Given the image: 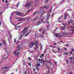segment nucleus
I'll return each mask as SVG.
<instances>
[{"label": "nucleus", "instance_id": "72a5a7b5", "mask_svg": "<svg viewBox=\"0 0 74 74\" xmlns=\"http://www.w3.org/2000/svg\"><path fill=\"white\" fill-rule=\"evenodd\" d=\"M20 50H19V49H17L16 51H17V52H18V51H19Z\"/></svg>", "mask_w": 74, "mask_h": 74}, {"label": "nucleus", "instance_id": "49530a36", "mask_svg": "<svg viewBox=\"0 0 74 74\" xmlns=\"http://www.w3.org/2000/svg\"><path fill=\"white\" fill-rule=\"evenodd\" d=\"M73 74V72H71L69 73V74Z\"/></svg>", "mask_w": 74, "mask_h": 74}, {"label": "nucleus", "instance_id": "bb28decb", "mask_svg": "<svg viewBox=\"0 0 74 74\" xmlns=\"http://www.w3.org/2000/svg\"><path fill=\"white\" fill-rule=\"evenodd\" d=\"M45 23H47V24H49V22L47 21L46 22V21L45 22Z\"/></svg>", "mask_w": 74, "mask_h": 74}, {"label": "nucleus", "instance_id": "a878e982", "mask_svg": "<svg viewBox=\"0 0 74 74\" xmlns=\"http://www.w3.org/2000/svg\"><path fill=\"white\" fill-rule=\"evenodd\" d=\"M22 35H21L20 36V38H19L18 40H20L21 39V38H22Z\"/></svg>", "mask_w": 74, "mask_h": 74}, {"label": "nucleus", "instance_id": "de8ad7c7", "mask_svg": "<svg viewBox=\"0 0 74 74\" xmlns=\"http://www.w3.org/2000/svg\"><path fill=\"white\" fill-rule=\"evenodd\" d=\"M66 62H67V63L68 64H69V61H66Z\"/></svg>", "mask_w": 74, "mask_h": 74}, {"label": "nucleus", "instance_id": "412c9836", "mask_svg": "<svg viewBox=\"0 0 74 74\" xmlns=\"http://www.w3.org/2000/svg\"><path fill=\"white\" fill-rule=\"evenodd\" d=\"M3 43H4V44H5V45H7V44L6 43V42H5L4 41V40H3Z\"/></svg>", "mask_w": 74, "mask_h": 74}, {"label": "nucleus", "instance_id": "4be33fe9", "mask_svg": "<svg viewBox=\"0 0 74 74\" xmlns=\"http://www.w3.org/2000/svg\"><path fill=\"white\" fill-rule=\"evenodd\" d=\"M44 8H45L46 10L47 9V8H48V7L47 6H45L44 7Z\"/></svg>", "mask_w": 74, "mask_h": 74}, {"label": "nucleus", "instance_id": "c85d7f7f", "mask_svg": "<svg viewBox=\"0 0 74 74\" xmlns=\"http://www.w3.org/2000/svg\"><path fill=\"white\" fill-rule=\"evenodd\" d=\"M61 29H62V30H65V27H61Z\"/></svg>", "mask_w": 74, "mask_h": 74}, {"label": "nucleus", "instance_id": "69168bd1", "mask_svg": "<svg viewBox=\"0 0 74 74\" xmlns=\"http://www.w3.org/2000/svg\"><path fill=\"white\" fill-rule=\"evenodd\" d=\"M19 42H17V43H16V44H18Z\"/></svg>", "mask_w": 74, "mask_h": 74}, {"label": "nucleus", "instance_id": "b1692460", "mask_svg": "<svg viewBox=\"0 0 74 74\" xmlns=\"http://www.w3.org/2000/svg\"><path fill=\"white\" fill-rule=\"evenodd\" d=\"M51 60H50L49 62L48 61V60H47L46 61V63H48H48H51Z\"/></svg>", "mask_w": 74, "mask_h": 74}, {"label": "nucleus", "instance_id": "f704fd0d", "mask_svg": "<svg viewBox=\"0 0 74 74\" xmlns=\"http://www.w3.org/2000/svg\"><path fill=\"white\" fill-rule=\"evenodd\" d=\"M62 34H63V35H65V34H65V33L64 32L62 33Z\"/></svg>", "mask_w": 74, "mask_h": 74}, {"label": "nucleus", "instance_id": "4468645a", "mask_svg": "<svg viewBox=\"0 0 74 74\" xmlns=\"http://www.w3.org/2000/svg\"><path fill=\"white\" fill-rule=\"evenodd\" d=\"M45 17H43L42 18L41 20V22H42L43 21H44V19H45Z\"/></svg>", "mask_w": 74, "mask_h": 74}, {"label": "nucleus", "instance_id": "f3484780", "mask_svg": "<svg viewBox=\"0 0 74 74\" xmlns=\"http://www.w3.org/2000/svg\"><path fill=\"white\" fill-rule=\"evenodd\" d=\"M37 67H39V66L41 65V64H40V63H39V64H38V62H37Z\"/></svg>", "mask_w": 74, "mask_h": 74}, {"label": "nucleus", "instance_id": "6e6d98bb", "mask_svg": "<svg viewBox=\"0 0 74 74\" xmlns=\"http://www.w3.org/2000/svg\"><path fill=\"white\" fill-rule=\"evenodd\" d=\"M36 36H37V34H35V37H36Z\"/></svg>", "mask_w": 74, "mask_h": 74}, {"label": "nucleus", "instance_id": "2eb2a0df", "mask_svg": "<svg viewBox=\"0 0 74 74\" xmlns=\"http://www.w3.org/2000/svg\"><path fill=\"white\" fill-rule=\"evenodd\" d=\"M46 12L45 10H44L42 12V13H41V14H45Z\"/></svg>", "mask_w": 74, "mask_h": 74}, {"label": "nucleus", "instance_id": "4d7b16f0", "mask_svg": "<svg viewBox=\"0 0 74 74\" xmlns=\"http://www.w3.org/2000/svg\"><path fill=\"white\" fill-rule=\"evenodd\" d=\"M42 61H42V62H45V60H43Z\"/></svg>", "mask_w": 74, "mask_h": 74}, {"label": "nucleus", "instance_id": "e2e57ef3", "mask_svg": "<svg viewBox=\"0 0 74 74\" xmlns=\"http://www.w3.org/2000/svg\"><path fill=\"white\" fill-rule=\"evenodd\" d=\"M33 70L35 71V70H36V69H33Z\"/></svg>", "mask_w": 74, "mask_h": 74}, {"label": "nucleus", "instance_id": "a18cd8bd", "mask_svg": "<svg viewBox=\"0 0 74 74\" xmlns=\"http://www.w3.org/2000/svg\"><path fill=\"white\" fill-rule=\"evenodd\" d=\"M72 53H73V52L72 51H71L70 53V54L71 55V54H72Z\"/></svg>", "mask_w": 74, "mask_h": 74}, {"label": "nucleus", "instance_id": "3c124183", "mask_svg": "<svg viewBox=\"0 0 74 74\" xmlns=\"http://www.w3.org/2000/svg\"><path fill=\"white\" fill-rule=\"evenodd\" d=\"M21 27V25L17 27Z\"/></svg>", "mask_w": 74, "mask_h": 74}, {"label": "nucleus", "instance_id": "5701e85b", "mask_svg": "<svg viewBox=\"0 0 74 74\" xmlns=\"http://www.w3.org/2000/svg\"><path fill=\"white\" fill-rule=\"evenodd\" d=\"M44 54H43V53L41 55L40 57V58H42V57H43V56H44Z\"/></svg>", "mask_w": 74, "mask_h": 74}, {"label": "nucleus", "instance_id": "473e14b6", "mask_svg": "<svg viewBox=\"0 0 74 74\" xmlns=\"http://www.w3.org/2000/svg\"><path fill=\"white\" fill-rule=\"evenodd\" d=\"M45 3H47V2H48V1H49V0H46L45 1Z\"/></svg>", "mask_w": 74, "mask_h": 74}, {"label": "nucleus", "instance_id": "58836bf2", "mask_svg": "<svg viewBox=\"0 0 74 74\" xmlns=\"http://www.w3.org/2000/svg\"><path fill=\"white\" fill-rule=\"evenodd\" d=\"M14 12H13V13H12V15H13L14 14Z\"/></svg>", "mask_w": 74, "mask_h": 74}, {"label": "nucleus", "instance_id": "aec40b11", "mask_svg": "<svg viewBox=\"0 0 74 74\" xmlns=\"http://www.w3.org/2000/svg\"><path fill=\"white\" fill-rule=\"evenodd\" d=\"M8 67H3L2 68V70H3V69H8Z\"/></svg>", "mask_w": 74, "mask_h": 74}, {"label": "nucleus", "instance_id": "f03ea898", "mask_svg": "<svg viewBox=\"0 0 74 74\" xmlns=\"http://www.w3.org/2000/svg\"><path fill=\"white\" fill-rule=\"evenodd\" d=\"M55 34L56 35V37H60V38H61V37H63V36L57 33Z\"/></svg>", "mask_w": 74, "mask_h": 74}, {"label": "nucleus", "instance_id": "39448f33", "mask_svg": "<svg viewBox=\"0 0 74 74\" xmlns=\"http://www.w3.org/2000/svg\"><path fill=\"white\" fill-rule=\"evenodd\" d=\"M14 55H17L18 56L19 55V52H18L17 51H15L14 52Z\"/></svg>", "mask_w": 74, "mask_h": 74}, {"label": "nucleus", "instance_id": "f257e3e1", "mask_svg": "<svg viewBox=\"0 0 74 74\" xmlns=\"http://www.w3.org/2000/svg\"><path fill=\"white\" fill-rule=\"evenodd\" d=\"M30 6H31V4L30 3H26V5L25 6V8H27V7L29 8Z\"/></svg>", "mask_w": 74, "mask_h": 74}, {"label": "nucleus", "instance_id": "c756f323", "mask_svg": "<svg viewBox=\"0 0 74 74\" xmlns=\"http://www.w3.org/2000/svg\"><path fill=\"white\" fill-rule=\"evenodd\" d=\"M2 46H3V44L2 43H0V47H2Z\"/></svg>", "mask_w": 74, "mask_h": 74}, {"label": "nucleus", "instance_id": "cd10ccee", "mask_svg": "<svg viewBox=\"0 0 74 74\" xmlns=\"http://www.w3.org/2000/svg\"><path fill=\"white\" fill-rule=\"evenodd\" d=\"M13 25H14V26H15V27L16 28V30H17V28H16V26H15V24H13Z\"/></svg>", "mask_w": 74, "mask_h": 74}, {"label": "nucleus", "instance_id": "c9c22d12", "mask_svg": "<svg viewBox=\"0 0 74 74\" xmlns=\"http://www.w3.org/2000/svg\"><path fill=\"white\" fill-rule=\"evenodd\" d=\"M63 17V16H61L59 18V19H60L62 18Z\"/></svg>", "mask_w": 74, "mask_h": 74}, {"label": "nucleus", "instance_id": "20e7f679", "mask_svg": "<svg viewBox=\"0 0 74 74\" xmlns=\"http://www.w3.org/2000/svg\"><path fill=\"white\" fill-rule=\"evenodd\" d=\"M34 43L33 42H32L30 44V45H29V47L30 48H32L33 47H34Z\"/></svg>", "mask_w": 74, "mask_h": 74}, {"label": "nucleus", "instance_id": "603ef678", "mask_svg": "<svg viewBox=\"0 0 74 74\" xmlns=\"http://www.w3.org/2000/svg\"><path fill=\"white\" fill-rule=\"evenodd\" d=\"M21 46V45H19V46L18 47V48H19Z\"/></svg>", "mask_w": 74, "mask_h": 74}, {"label": "nucleus", "instance_id": "ddd939ff", "mask_svg": "<svg viewBox=\"0 0 74 74\" xmlns=\"http://www.w3.org/2000/svg\"><path fill=\"white\" fill-rule=\"evenodd\" d=\"M74 30V29H73L71 30H70V33H73Z\"/></svg>", "mask_w": 74, "mask_h": 74}, {"label": "nucleus", "instance_id": "8fccbe9b", "mask_svg": "<svg viewBox=\"0 0 74 74\" xmlns=\"http://www.w3.org/2000/svg\"><path fill=\"white\" fill-rule=\"evenodd\" d=\"M70 59H73V58L72 57H71Z\"/></svg>", "mask_w": 74, "mask_h": 74}, {"label": "nucleus", "instance_id": "2f4dec72", "mask_svg": "<svg viewBox=\"0 0 74 74\" xmlns=\"http://www.w3.org/2000/svg\"><path fill=\"white\" fill-rule=\"evenodd\" d=\"M18 5H19V3H18L17 4V5H16L17 7H19L18 6Z\"/></svg>", "mask_w": 74, "mask_h": 74}, {"label": "nucleus", "instance_id": "13d9d810", "mask_svg": "<svg viewBox=\"0 0 74 74\" xmlns=\"http://www.w3.org/2000/svg\"><path fill=\"white\" fill-rule=\"evenodd\" d=\"M74 51V49H72V51Z\"/></svg>", "mask_w": 74, "mask_h": 74}, {"label": "nucleus", "instance_id": "6e6552de", "mask_svg": "<svg viewBox=\"0 0 74 74\" xmlns=\"http://www.w3.org/2000/svg\"><path fill=\"white\" fill-rule=\"evenodd\" d=\"M23 20V18H18V21H22Z\"/></svg>", "mask_w": 74, "mask_h": 74}, {"label": "nucleus", "instance_id": "c03bdc74", "mask_svg": "<svg viewBox=\"0 0 74 74\" xmlns=\"http://www.w3.org/2000/svg\"><path fill=\"white\" fill-rule=\"evenodd\" d=\"M50 47H53V48L54 47L53 46L51 45H50Z\"/></svg>", "mask_w": 74, "mask_h": 74}, {"label": "nucleus", "instance_id": "79ce46f5", "mask_svg": "<svg viewBox=\"0 0 74 74\" xmlns=\"http://www.w3.org/2000/svg\"><path fill=\"white\" fill-rule=\"evenodd\" d=\"M5 3H7V0H6L5 1Z\"/></svg>", "mask_w": 74, "mask_h": 74}, {"label": "nucleus", "instance_id": "bf43d9fd", "mask_svg": "<svg viewBox=\"0 0 74 74\" xmlns=\"http://www.w3.org/2000/svg\"><path fill=\"white\" fill-rule=\"evenodd\" d=\"M2 2H4V0H2Z\"/></svg>", "mask_w": 74, "mask_h": 74}, {"label": "nucleus", "instance_id": "ea45409f", "mask_svg": "<svg viewBox=\"0 0 74 74\" xmlns=\"http://www.w3.org/2000/svg\"><path fill=\"white\" fill-rule=\"evenodd\" d=\"M58 51H59V50H61V49H60V48H59V47H58Z\"/></svg>", "mask_w": 74, "mask_h": 74}, {"label": "nucleus", "instance_id": "393cba45", "mask_svg": "<svg viewBox=\"0 0 74 74\" xmlns=\"http://www.w3.org/2000/svg\"><path fill=\"white\" fill-rule=\"evenodd\" d=\"M45 32H46V30L44 29L43 30V32H42V34H44V33H45Z\"/></svg>", "mask_w": 74, "mask_h": 74}, {"label": "nucleus", "instance_id": "052dcab7", "mask_svg": "<svg viewBox=\"0 0 74 74\" xmlns=\"http://www.w3.org/2000/svg\"><path fill=\"white\" fill-rule=\"evenodd\" d=\"M5 50L6 51V52H7V49H5Z\"/></svg>", "mask_w": 74, "mask_h": 74}, {"label": "nucleus", "instance_id": "680f3d73", "mask_svg": "<svg viewBox=\"0 0 74 74\" xmlns=\"http://www.w3.org/2000/svg\"><path fill=\"white\" fill-rule=\"evenodd\" d=\"M0 25H1V22H0Z\"/></svg>", "mask_w": 74, "mask_h": 74}, {"label": "nucleus", "instance_id": "37998d69", "mask_svg": "<svg viewBox=\"0 0 74 74\" xmlns=\"http://www.w3.org/2000/svg\"><path fill=\"white\" fill-rule=\"evenodd\" d=\"M41 30H42V29H40L39 30V32H41Z\"/></svg>", "mask_w": 74, "mask_h": 74}, {"label": "nucleus", "instance_id": "7c9ffc66", "mask_svg": "<svg viewBox=\"0 0 74 74\" xmlns=\"http://www.w3.org/2000/svg\"><path fill=\"white\" fill-rule=\"evenodd\" d=\"M31 10H28L27 12V13H26V14H27V13H28V12H29L30 11H31Z\"/></svg>", "mask_w": 74, "mask_h": 74}, {"label": "nucleus", "instance_id": "7ed1b4c3", "mask_svg": "<svg viewBox=\"0 0 74 74\" xmlns=\"http://www.w3.org/2000/svg\"><path fill=\"white\" fill-rule=\"evenodd\" d=\"M50 16L51 15H50V14H48L47 16L45 19V21H48V20L49 19V18L50 17Z\"/></svg>", "mask_w": 74, "mask_h": 74}, {"label": "nucleus", "instance_id": "e433bc0d", "mask_svg": "<svg viewBox=\"0 0 74 74\" xmlns=\"http://www.w3.org/2000/svg\"><path fill=\"white\" fill-rule=\"evenodd\" d=\"M28 59L29 60H31V58L28 57Z\"/></svg>", "mask_w": 74, "mask_h": 74}, {"label": "nucleus", "instance_id": "423d86ee", "mask_svg": "<svg viewBox=\"0 0 74 74\" xmlns=\"http://www.w3.org/2000/svg\"><path fill=\"white\" fill-rule=\"evenodd\" d=\"M16 14L17 15H23L24 14H22L21 13V12H17V13H16Z\"/></svg>", "mask_w": 74, "mask_h": 74}, {"label": "nucleus", "instance_id": "9b49d317", "mask_svg": "<svg viewBox=\"0 0 74 74\" xmlns=\"http://www.w3.org/2000/svg\"><path fill=\"white\" fill-rule=\"evenodd\" d=\"M40 13V12H36L33 13V15H35L36 14H37V15H38V14Z\"/></svg>", "mask_w": 74, "mask_h": 74}, {"label": "nucleus", "instance_id": "338daca9", "mask_svg": "<svg viewBox=\"0 0 74 74\" xmlns=\"http://www.w3.org/2000/svg\"><path fill=\"white\" fill-rule=\"evenodd\" d=\"M66 46L67 47H68V45H66Z\"/></svg>", "mask_w": 74, "mask_h": 74}, {"label": "nucleus", "instance_id": "0e129e2a", "mask_svg": "<svg viewBox=\"0 0 74 74\" xmlns=\"http://www.w3.org/2000/svg\"><path fill=\"white\" fill-rule=\"evenodd\" d=\"M70 21H71V22H73V20H71Z\"/></svg>", "mask_w": 74, "mask_h": 74}, {"label": "nucleus", "instance_id": "5fc2aeb1", "mask_svg": "<svg viewBox=\"0 0 74 74\" xmlns=\"http://www.w3.org/2000/svg\"><path fill=\"white\" fill-rule=\"evenodd\" d=\"M47 51V50H45L44 51V53H45V52H46V51Z\"/></svg>", "mask_w": 74, "mask_h": 74}, {"label": "nucleus", "instance_id": "0eeeda50", "mask_svg": "<svg viewBox=\"0 0 74 74\" xmlns=\"http://www.w3.org/2000/svg\"><path fill=\"white\" fill-rule=\"evenodd\" d=\"M26 33V32L23 31H22L21 33V35L22 36H23L24 35H25V34Z\"/></svg>", "mask_w": 74, "mask_h": 74}, {"label": "nucleus", "instance_id": "774afa93", "mask_svg": "<svg viewBox=\"0 0 74 74\" xmlns=\"http://www.w3.org/2000/svg\"><path fill=\"white\" fill-rule=\"evenodd\" d=\"M38 67L36 68L37 70H38Z\"/></svg>", "mask_w": 74, "mask_h": 74}, {"label": "nucleus", "instance_id": "09e8293b", "mask_svg": "<svg viewBox=\"0 0 74 74\" xmlns=\"http://www.w3.org/2000/svg\"><path fill=\"white\" fill-rule=\"evenodd\" d=\"M28 65H30V66H31V64H30V63H29Z\"/></svg>", "mask_w": 74, "mask_h": 74}, {"label": "nucleus", "instance_id": "f8f14e48", "mask_svg": "<svg viewBox=\"0 0 74 74\" xmlns=\"http://www.w3.org/2000/svg\"><path fill=\"white\" fill-rule=\"evenodd\" d=\"M52 51L53 53H56V52H57V51L55 50H52Z\"/></svg>", "mask_w": 74, "mask_h": 74}, {"label": "nucleus", "instance_id": "dca6fc26", "mask_svg": "<svg viewBox=\"0 0 74 74\" xmlns=\"http://www.w3.org/2000/svg\"><path fill=\"white\" fill-rule=\"evenodd\" d=\"M27 30V28H25L23 31L24 32L26 33V31Z\"/></svg>", "mask_w": 74, "mask_h": 74}, {"label": "nucleus", "instance_id": "9d476101", "mask_svg": "<svg viewBox=\"0 0 74 74\" xmlns=\"http://www.w3.org/2000/svg\"><path fill=\"white\" fill-rule=\"evenodd\" d=\"M66 16H68V14H66V13H65L64 19H66Z\"/></svg>", "mask_w": 74, "mask_h": 74}, {"label": "nucleus", "instance_id": "864d4df0", "mask_svg": "<svg viewBox=\"0 0 74 74\" xmlns=\"http://www.w3.org/2000/svg\"><path fill=\"white\" fill-rule=\"evenodd\" d=\"M64 50H65V51H67V49H66V48H64Z\"/></svg>", "mask_w": 74, "mask_h": 74}, {"label": "nucleus", "instance_id": "a211bd4d", "mask_svg": "<svg viewBox=\"0 0 74 74\" xmlns=\"http://www.w3.org/2000/svg\"><path fill=\"white\" fill-rule=\"evenodd\" d=\"M38 60L39 62H41V61H42V62H43V61H42V59H38Z\"/></svg>", "mask_w": 74, "mask_h": 74}, {"label": "nucleus", "instance_id": "6ab92c4d", "mask_svg": "<svg viewBox=\"0 0 74 74\" xmlns=\"http://www.w3.org/2000/svg\"><path fill=\"white\" fill-rule=\"evenodd\" d=\"M30 33V32H28L27 34H26L25 35V37H26L27 36H28L29 34Z\"/></svg>", "mask_w": 74, "mask_h": 74}, {"label": "nucleus", "instance_id": "a19ab883", "mask_svg": "<svg viewBox=\"0 0 74 74\" xmlns=\"http://www.w3.org/2000/svg\"><path fill=\"white\" fill-rule=\"evenodd\" d=\"M54 45H57V43H55L54 44Z\"/></svg>", "mask_w": 74, "mask_h": 74}, {"label": "nucleus", "instance_id": "4c0bfd02", "mask_svg": "<svg viewBox=\"0 0 74 74\" xmlns=\"http://www.w3.org/2000/svg\"><path fill=\"white\" fill-rule=\"evenodd\" d=\"M14 42H16V39H14Z\"/></svg>", "mask_w": 74, "mask_h": 74}, {"label": "nucleus", "instance_id": "1a4fd4ad", "mask_svg": "<svg viewBox=\"0 0 74 74\" xmlns=\"http://www.w3.org/2000/svg\"><path fill=\"white\" fill-rule=\"evenodd\" d=\"M35 45H36V48H37V45H38V42L37 41H35Z\"/></svg>", "mask_w": 74, "mask_h": 74}]
</instances>
